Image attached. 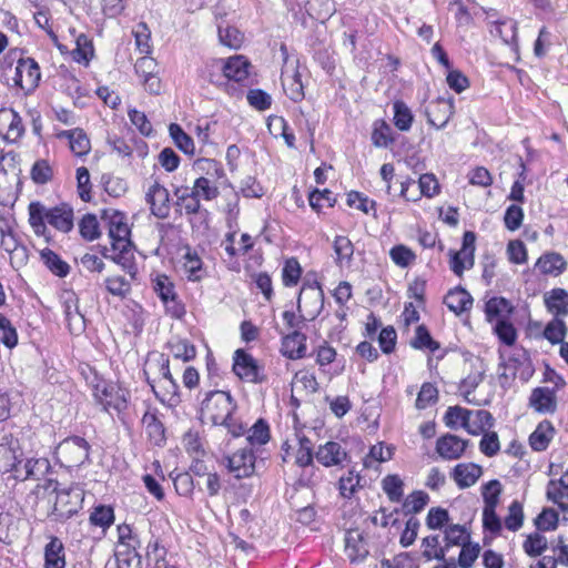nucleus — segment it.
<instances>
[{"instance_id": "nucleus-50", "label": "nucleus", "mask_w": 568, "mask_h": 568, "mask_svg": "<svg viewBox=\"0 0 568 568\" xmlns=\"http://www.w3.org/2000/svg\"><path fill=\"white\" fill-rule=\"evenodd\" d=\"M470 409L460 407V406H452L445 413L444 422L445 425L452 429H455L460 423V426L465 428L467 420L469 419Z\"/></svg>"}, {"instance_id": "nucleus-23", "label": "nucleus", "mask_w": 568, "mask_h": 568, "mask_svg": "<svg viewBox=\"0 0 568 568\" xmlns=\"http://www.w3.org/2000/svg\"><path fill=\"white\" fill-rule=\"evenodd\" d=\"M45 220L57 230L67 233L73 227V210L67 204L55 206L45 213Z\"/></svg>"}, {"instance_id": "nucleus-61", "label": "nucleus", "mask_w": 568, "mask_h": 568, "mask_svg": "<svg viewBox=\"0 0 568 568\" xmlns=\"http://www.w3.org/2000/svg\"><path fill=\"white\" fill-rule=\"evenodd\" d=\"M248 104L257 111H265L272 105V97L261 89H251L246 94Z\"/></svg>"}, {"instance_id": "nucleus-4", "label": "nucleus", "mask_w": 568, "mask_h": 568, "mask_svg": "<svg viewBox=\"0 0 568 568\" xmlns=\"http://www.w3.org/2000/svg\"><path fill=\"white\" fill-rule=\"evenodd\" d=\"M324 307V293L321 285L304 284L297 300V310L304 320H315Z\"/></svg>"}, {"instance_id": "nucleus-55", "label": "nucleus", "mask_w": 568, "mask_h": 568, "mask_svg": "<svg viewBox=\"0 0 568 568\" xmlns=\"http://www.w3.org/2000/svg\"><path fill=\"white\" fill-rule=\"evenodd\" d=\"M152 282L153 290L162 302L172 301V296H174L176 293L174 290V284L169 278V276L164 274H159Z\"/></svg>"}, {"instance_id": "nucleus-3", "label": "nucleus", "mask_w": 568, "mask_h": 568, "mask_svg": "<svg viewBox=\"0 0 568 568\" xmlns=\"http://www.w3.org/2000/svg\"><path fill=\"white\" fill-rule=\"evenodd\" d=\"M55 455L62 466L78 468L89 460L90 445L80 436L68 437L58 445Z\"/></svg>"}, {"instance_id": "nucleus-37", "label": "nucleus", "mask_w": 568, "mask_h": 568, "mask_svg": "<svg viewBox=\"0 0 568 568\" xmlns=\"http://www.w3.org/2000/svg\"><path fill=\"white\" fill-rule=\"evenodd\" d=\"M444 540L446 552H448L453 546L463 547V545L468 544L469 535L464 526L450 525L445 530Z\"/></svg>"}, {"instance_id": "nucleus-7", "label": "nucleus", "mask_w": 568, "mask_h": 568, "mask_svg": "<svg viewBox=\"0 0 568 568\" xmlns=\"http://www.w3.org/2000/svg\"><path fill=\"white\" fill-rule=\"evenodd\" d=\"M475 242V233L466 231L463 236L462 248L450 254V268L457 276H462L466 268L473 267Z\"/></svg>"}, {"instance_id": "nucleus-9", "label": "nucleus", "mask_w": 568, "mask_h": 568, "mask_svg": "<svg viewBox=\"0 0 568 568\" xmlns=\"http://www.w3.org/2000/svg\"><path fill=\"white\" fill-rule=\"evenodd\" d=\"M427 122L436 129L444 128L454 114L453 99L438 98L425 109Z\"/></svg>"}, {"instance_id": "nucleus-39", "label": "nucleus", "mask_w": 568, "mask_h": 568, "mask_svg": "<svg viewBox=\"0 0 568 568\" xmlns=\"http://www.w3.org/2000/svg\"><path fill=\"white\" fill-rule=\"evenodd\" d=\"M146 434L156 446H162L165 440L164 426L153 414H145L143 417Z\"/></svg>"}, {"instance_id": "nucleus-46", "label": "nucleus", "mask_w": 568, "mask_h": 568, "mask_svg": "<svg viewBox=\"0 0 568 568\" xmlns=\"http://www.w3.org/2000/svg\"><path fill=\"white\" fill-rule=\"evenodd\" d=\"M511 312V304L504 297H493L486 303L485 313L489 322L495 317L508 315Z\"/></svg>"}, {"instance_id": "nucleus-26", "label": "nucleus", "mask_w": 568, "mask_h": 568, "mask_svg": "<svg viewBox=\"0 0 568 568\" xmlns=\"http://www.w3.org/2000/svg\"><path fill=\"white\" fill-rule=\"evenodd\" d=\"M169 364V358L165 355L160 354L155 363L150 362L149 369L158 373V383H170V388L165 387L166 395H175L178 393L179 385L171 374Z\"/></svg>"}, {"instance_id": "nucleus-63", "label": "nucleus", "mask_w": 568, "mask_h": 568, "mask_svg": "<svg viewBox=\"0 0 568 568\" xmlns=\"http://www.w3.org/2000/svg\"><path fill=\"white\" fill-rule=\"evenodd\" d=\"M79 229L87 241H93L100 236L99 221L93 214H85L80 221Z\"/></svg>"}, {"instance_id": "nucleus-13", "label": "nucleus", "mask_w": 568, "mask_h": 568, "mask_svg": "<svg viewBox=\"0 0 568 568\" xmlns=\"http://www.w3.org/2000/svg\"><path fill=\"white\" fill-rule=\"evenodd\" d=\"M100 404L105 410L114 409L121 413L126 409L128 400L130 398V392L119 386L104 387L101 394L97 395Z\"/></svg>"}, {"instance_id": "nucleus-33", "label": "nucleus", "mask_w": 568, "mask_h": 568, "mask_svg": "<svg viewBox=\"0 0 568 568\" xmlns=\"http://www.w3.org/2000/svg\"><path fill=\"white\" fill-rule=\"evenodd\" d=\"M335 263L338 266L348 265L354 254V245L347 236L337 235L333 242Z\"/></svg>"}, {"instance_id": "nucleus-43", "label": "nucleus", "mask_w": 568, "mask_h": 568, "mask_svg": "<svg viewBox=\"0 0 568 568\" xmlns=\"http://www.w3.org/2000/svg\"><path fill=\"white\" fill-rule=\"evenodd\" d=\"M217 30L220 42L223 45L231 49H239L242 45L244 36L239 29L230 26L223 27L222 24H219Z\"/></svg>"}, {"instance_id": "nucleus-57", "label": "nucleus", "mask_w": 568, "mask_h": 568, "mask_svg": "<svg viewBox=\"0 0 568 568\" xmlns=\"http://www.w3.org/2000/svg\"><path fill=\"white\" fill-rule=\"evenodd\" d=\"M428 501L429 496L426 493L416 490L406 497L403 508L406 514H417L424 509Z\"/></svg>"}, {"instance_id": "nucleus-60", "label": "nucleus", "mask_w": 568, "mask_h": 568, "mask_svg": "<svg viewBox=\"0 0 568 568\" xmlns=\"http://www.w3.org/2000/svg\"><path fill=\"white\" fill-rule=\"evenodd\" d=\"M133 36L135 39V44L140 53L149 54L151 53V31L146 23L140 22L136 28L133 30Z\"/></svg>"}, {"instance_id": "nucleus-5", "label": "nucleus", "mask_w": 568, "mask_h": 568, "mask_svg": "<svg viewBox=\"0 0 568 568\" xmlns=\"http://www.w3.org/2000/svg\"><path fill=\"white\" fill-rule=\"evenodd\" d=\"M224 465L236 479L251 477L255 471V455L251 448H241L224 457Z\"/></svg>"}, {"instance_id": "nucleus-52", "label": "nucleus", "mask_w": 568, "mask_h": 568, "mask_svg": "<svg viewBox=\"0 0 568 568\" xmlns=\"http://www.w3.org/2000/svg\"><path fill=\"white\" fill-rule=\"evenodd\" d=\"M438 399V389L432 383H424L417 395L415 407L419 410L435 404Z\"/></svg>"}, {"instance_id": "nucleus-29", "label": "nucleus", "mask_w": 568, "mask_h": 568, "mask_svg": "<svg viewBox=\"0 0 568 568\" xmlns=\"http://www.w3.org/2000/svg\"><path fill=\"white\" fill-rule=\"evenodd\" d=\"M554 433V426L549 420H542L539 423L536 429L529 436V445L532 450L544 452L548 447Z\"/></svg>"}, {"instance_id": "nucleus-19", "label": "nucleus", "mask_w": 568, "mask_h": 568, "mask_svg": "<svg viewBox=\"0 0 568 568\" xmlns=\"http://www.w3.org/2000/svg\"><path fill=\"white\" fill-rule=\"evenodd\" d=\"M315 457L323 466L331 467L341 465L347 458V453L341 444L327 442L318 447Z\"/></svg>"}, {"instance_id": "nucleus-14", "label": "nucleus", "mask_w": 568, "mask_h": 568, "mask_svg": "<svg viewBox=\"0 0 568 568\" xmlns=\"http://www.w3.org/2000/svg\"><path fill=\"white\" fill-rule=\"evenodd\" d=\"M469 440L462 439L456 435L446 434L437 439L436 452L447 460L458 459L465 453Z\"/></svg>"}, {"instance_id": "nucleus-54", "label": "nucleus", "mask_w": 568, "mask_h": 568, "mask_svg": "<svg viewBox=\"0 0 568 568\" xmlns=\"http://www.w3.org/2000/svg\"><path fill=\"white\" fill-rule=\"evenodd\" d=\"M503 487L499 480L493 479L483 486L484 508L497 507Z\"/></svg>"}, {"instance_id": "nucleus-42", "label": "nucleus", "mask_w": 568, "mask_h": 568, "mask_svg": "<svg viewBox=\"0 0 568 568\" xmlns=\"http://www.w3.org/2000/svg\"><path fill=\"white\" fill-rule=\"evenodd\" d=\"M393 109L395 126L400 131H408L414 120L410 109L403 101H395Z\"/></svg>"}, {"instance_id": "nucleus-32", "label": "nucleus", "mask_w": 568, "mask_h": 568, "mask_svg": "<svg viewBox=\"0 0 568 568\" xmlns=\"http://www.w3.org/2000/svg\"><path fill=\"white\" fill-rule=\"evenodd\" d=\"M566 261L558 253H547L540 256L536 263V267L542 274L559 275L566 268Z\"/></svg>"}, {"instance_id": "nucleus-41", "label": "nucleus", "mask_w": 568, "mask_h": 568, "mask_svg": "<svg viewBox=\"0 0 568 568\" xmlns=\"http://www.w3.org/2000/svg\"><path fill=\"white\" fill-rule=\"evenodd\" d=\"M422 546L424 548L423 557L426 558L427 560H432V559L444 560V557L447 554L445 546H440L438 535H432V536L425 537L423 539Z\"/></svg>"}, {"instance_id": "nucleus-47", "label": "nucleus", "mask_w": 568, "mask_h": 568, "mask_svg": "<svg viewBox=\"0 0 568 568\" xmlns=\"http://www.w3.org/2000/svg\"><path fill=\"white\" fill-rule=\"evenodd\" d=\"M69 143L71 151L77 156L87 155L91 150L90 140L82 129H73Z\"/></svg>"}, {"instance_id": "nucleus-11", "label": "nucleus", "mask_w": 568, "mask_h": 568, "mask_svg": "<svg viewBox=\"0 0 568 568\" xmlns=\"http://www.w3.org/2000/svg\"><path fill=\"white\" fill-rule=\"evenodd\" d=\"M22 119L13 109H0V136L10 143L17 142L23 134Z\"/></svg>"}, {"instance_id": "nucleus-48", "label": "nucleus", "mask_w": 568, "mask_h": 568, "mask_svg": "<svg viewBox=\"0 0 568 568\" xmlns=\"http://www.w3.org/2000/svg\"><path fill=\"white\" fill-rule=\"evenodd\" d=\"M567 333L566 324L562 320L555 317L545 327L544 336L551 344H562Z\"/></svg>"}, {"instance_id": "nucleus-24", "label": "nucleus", "mask_w": 568, "mask_h": 568, "mask_svg": "<svg viewBox=\"0 0 568 568\" xmlns=\"http://www.w3.org/2000/svg\"><path fill=\"white\" fill-rule=\"evenodd\" d=\"M65 549L58 537H51L44 546V568H65Z\"/></svg>"}, {"instance_id": "nucleus-6", "label": "nucleus", "mask_w": 568, "mask_h": 568, "mask_svg": "<svg viewBox=\"0 0 568 568\" xmlns=\"http://www.w3.org/2000/svg\"><path fill=\"white\" fill-rule=\"evenodd\" d=\"M41 79L40 68L38 63L31 59H20L16 67L14 83L26 93L36 90Z\"/></svg>"}, {"instance_id": "nucleus-1", "label": "nucleus", "mask_w": 568, "mask_h": 568, "mask_svg": "<svg viewBox=\"0 0 568 568\" xmlns=\"http://www.w3.org/2000/svg\"><path fill=\"white\" fill-rule=\"evenodd\" d=\"M237 405L229 392L210 390L204 394L200 415L202 422L224 426L234 437L244 434L245 427L233 418Z\"/></svg>"}, {"instance_id": "nucleus-36", "label": "nucleus", "mask_w": 568, "mask_h": 568, "mask_svg": "<svg viewBox=\"0 0 568 568\" xmlns=\"http://www.w3.org/2000/svg\"><path fill=\"white\" fill-rule=\"evenodd\" d=\"M169 132L174 141V144L185 154L194 155L195 145L193 139L186 134L183 129L176 124L171 123L169 126Z\"/></svg>"}, {"instance_id": "nucleus-58", "label": "nucleus", "mask_w": 568, "mask_h": 568, "mask_svg": "<svg viewBox=\"0 0 568 568\" xmlns=\"http://www.w3.org/2000/svg\"><path fill=\"white\" fill-rule=\"evenodd\" d=\"M247 440L251 445H264L270 440L268 424L260 418L248 430Z\"/></svg>"}, {"instance_id": "nucleus-25", "label": "nucleus", "mask_w": 568, "mask_h": 568, "mask_svg": "<svg viewBox=\"0 0 568 568\" xmlns=\"http://www.w3.org/2000/svg\"><path fill=\"white\" fill-rule=\"evenodd\" d=\"M494 424L495 418L488 410H470L469 419L465 425V429L468 434L477 436L486 433V430L491 428Z\"/></svg>"}, {"instance_id": "nucleus-34", "label": "nucleus", "mask_w": 568, "mask_h": 568, "mask_svg": "<svg viewBox=\"0 0 568 568\" xmlns=\"http://www.w3.org/2000/svg\"><path fill=\"white\" fill-rule=\"evenodd\" d=\"M168 346L170 348L171 354L183 362H189L196 356L195 346L185 338H172Z\"/></svg>"}, {"instance_id": "nucleus-49", "label": "nucleus", "mask_w": 568, "mask_h": 568, "mask_svg": "<svg viewBox=\"0 0 568 568\" xmlns=\"http://www.w3.org/2000/svg\"><path fill=\"white\" fill-rule=\"evenodd\" d=\"M184 271L190 281H201L204 276L202 261L196 253L187 252L184 256Z\"/></svg>"}, {"instance_id": "nucleus-21", "label": "nucleus", "mask_w": 568, "mask_h": 568, "mask_svg": "<svg viewBox=\"0 0 568 568\" xmlns=\"http://www.w3.org/2000/svg\"><path fill=\"white\" fill-rule=\"evenodd\" d=\"M224 78L235 82H242L248 77V60L243 55H234L227 60H221Z\"/></svg>"}, {"instance_id": "nucleus-22", "label": "nucleus", "mask_w": 568, "mask_h": 568, "mask_svg": "<svg viewBox=\"0 0 568 568\" xmlns=\"http://www.w3.org/2000/svg\"><path fill=\"white\" fill-rule=\"evenodd\" d=\"M282 353L290 359L303 358L306 355V336L300 331H294L282 341Z\"/></svg>"}, {"instance_id": "nucleus-16", "label": "nucleus", "mask_w": 568, "mask_h": 568, "mask_svg": "<svg viewBox=\"0 0 568 568\" xmlns=\"http://www.w3.org/2000/svg\"><path fill=\"white\" fill-rule=\"evenodd\" d=\"M64 317L71 333H80L84 329V317L79 312L78 297L74 292H65L62 295Z\"/></svg>"}, {"instance_id": "nucleus-28", "label": "nucleus", "mask_w": 568, "mask_h": 568, "mask_svg": "<svg viewBox=\"0 0 568 568\" xmlns=\"http://www.w3.org/2000/svg\"><path fill=\"white\" fill-rule=\"evenodd\" d=\"M549 313L560 316L568 315V292L564 288H554L544 296Z\"/></svg>"}, {"instance_id": "nucleus-20", "label": "nucleus", "mask_w": 568, "mask_h": 568, "mask_svg": "<svg viewBox=\"0 0 568 568\" xmlns=\"http://www.w3.org/2000/svg\"><path fill=\"white\" fill-rule=\"evenodd\" d=\"M481 474L483 469L479 465L463 463L454 467L452 477L460 489H465L475 485Z\"/></svg>"}, {"instance_id": "nucleus-12", "label": "nucleus", "mask_w": 568, "mask_h": 568, "mask_svg": "<svg viewBox=\"0 0 568 568\" xmlns=\"http://www.w3.org/2000/svg\"><path fill=\"white\" fill-rule=\"evenodd\" d=\"M345 554L352 564L363 562L367 558L369 548L361 530L352 529L346 532Z\"/></svg>"}, {"instance_id": "nucleus-40", "label": "nucleus", "mask_w": 568, "mask_h": 568, "mask_svg": "<svg viewBox=\"0 0 568 568\" xmlns=\"http://www.w3.org/2000/svg\"><path fill=\"white\" fill-rule=\"evenodd\" d=\"M49 467L44 458H29L23 464V474L16 475L17 480H27L29 478L38 479Z\"/></svg>"}, {"instance_id": "nucleus-35", "label": "nucleus", "mask_w": 568, "mask_h": 568, "mask_svg": "<svg viewBox=\"0 0 568 568\" xmlns=\"http://www.w3.org/2000/svg\"><path fill=\"white\" fill-rule=\"evenodd\" d=\"M44 265L57 276L65 277L70 272V266L62 261L58 254L50 248H44L40 253Z\"/></svg>"}, {"instance_id": "nucleus-45", "label": "nucleus", "mask_w": 568, "mask_h": 568, "mask_svg": "<svg viewBox=\"0 0 568 568\" xmlns=\"http://www.w3.org/2000/svg\"><path fill=\"white\" fill-rule=\"evenodd\" d=\"M18 333L11 321L0 313V342L7 348L12 349L18 345Z\"/></svg>"}, {"instance_id": "nucleus-27", "label": "nucleus", "mask_w": 568, "mask_h": 568, "mask_svg": "<svg viewBox=\"0 0 568 568\" xmlns=\"http://www.w3.org/2000/svg\"><path fill=\"white\" fill-rule=\"evenodd\" d=\"M444 303L450 311L459 315L471 307L473 297L465 288L456 287L446 294Z\"/></svg>"}, {"instance_id": "nucleus-31", "label": "nucleus", "mask_w": 568, "mask_h": 568, "mask_svg": "<svg viewBox=\"0 0 568 568\" xmlns=\"http://www.w3.org/2000/svg\"><path fill=\"white\" fill-rule=\"evenodd\" d=\"M113 255L110 258L119 264L132 280H135L138 266L134 258L133 245L123 248H112Z\"/></svg>"}, {"instance_id": "nucleus-38", "label": "nucleus", "mask_w": 568, "mask_h": 568, "mask_svg": "<svg viewBox=\"0 0 568 568\" xmlns=\"http://www.w3.org/2000/svg\"><path fill=\"white\" fill-rule=\"evenodd\" d=\"M382 487L388 499L399 503L404 496V481L398 475H387L382 480Z\"/></svg>"}, {"instance_id": "nucleus-10", "label": "nucleus", "mask_w": 568, "mask_h": 568, "mask_svg": "<svg viewBox=\"0 0 568 568\" xmlns=\"http://www.w3.org/2000/svg\"><path fill=\"white\" fill-rule=\"evenodd\" d=\"M145 200L150 204L151 213L154 216L158 219H166L169 216L170 194L169 191L158 181H154V183L150 185Z\"/></svg>"}, {"instance_id": "nucleus-18", "label": "nucleus", "mask_w": 568, "mask_h": 568, "mask_svg": "<svg viewBox=\"0 0 568 568\" xmlns=\"http://www.w3.org/2000/svg\"><path fill=\"white\" fill-rule=\"evenodd\" d=\"M21 456L19 442L12 435H4L0 442V471L8 473Z\"/></svg>"}, {"instance_id": "nucleus-56", "label": "nucleus", "mask_w": 568, "mask_h": 568, "mask_svg": "<svg viewBox=\"0 0 568 568\" xmlns=\"http://www.w3.org/2000/svg\"><path fill=\"white\" fill-rule=\"evenodd\" d=\"M410 345L416 349L427 348L430 352H435L439 348V344L432 338L425 325H419L416 328V334Z\"/></svg>"}, {"instance_id": "nucleus-64", "label": "nucleus", "mask_w": 568, "mask_h": 568, "mask_svg": "<svg viewBox=\"0 0 568 568\" xmlns=\"http://www.w3.org/2000/svg\"><path fill=\"white\" fill-rule=\"evenodd\" d=\"M173 484L176 493L186 498H191L194 493V481L191 473H179L173 478Z\"/></svg>"}, {"instance_id": "nucleus-44", "label": "nucleus", "mask_w": 568, "mask_h": 568, "mask_svg": "<svg viewBox=\"0 0 568 568\" xmlns=\"http://www.w3.org/2000/svg\"><path fill=\"white\" fill-rule=\"evenodd\" d=\"M104 286L109 294L120 298L126 297L131 292L130 282L120 275L108 276L104 280Z\"/></svg>"}, {"instance_id": "nucleus-15", "label": "nucleus", "mask_w": 568, "mask_h": 568, "mask_svg": "<svg viewBox=\"0 0 568 568\" xmlns=\"http://www.w3.org/2000/svg\"><path fill=\"white\" fill-rule=\"evenodd\" d=\"M415 181L412 179H407L400 183V196H403L406 201H416L420 195L433 197L438 193L439 184L434 174H423L418 180L419 194L414 196L408 194V190L410 185H414Z\"/></svg>"}, {"instance_id": "nucleus-51", "label": "nucleus", "mask_w": 568, "mask_h": 568, "mask_svg": "<svg viewBox=\"0 0 568 568\" xmlns=\"http://www.w3.org/2000/svg\"><path fill=\"white\" fill-rule=\"evenodd\" d=\"M547 498L564 511H568V489L550 480L547 486Z\"/></svg>"}, {"instance_id": "nucleus-30", "label": "nucleus", "mask_w": 568, "mask_h": 568, "mask_svg": "<svg viewBox=\"0 0 568 568\" xmlns=\"http://www.w3.org/2000/svg\"><path fill=\"white\" fill-rule=\"evenodd\" d=\"M530 405L540 413H552L556 409V400L552 390L548 387L535 388L529 398Z\"/></svg>"}, {"instance_id": "nucleus-53", "label": "nucleus", "mask_w": 568, "mask_h": 568, "mask_svg": "<svg viewBox=\"0 0 568 568\" xmlns=\"http://www.w3.org/2000/svg\"><path fill=\"white\" fill-rule=\"evenodd\" d=\"M524 524V509L521 503L514 500L508 507V515L505 517V526L510 531H517Z\"/></svg>"}, {"instance_id": "nucleus-17", "label": "nucleus", "mask_w": 568, "mask_h": 568, "mask_svg": "<svg viewBox=\"0 0 568 568\" xmlns=\"http://www.w3.org/2000/svg\"><path fill=\"white\" fill-rule=\"evenodd\" d=\"M131 231L125 222L122 213L115 212L110 219L109 235L112 240V248H123L124 246H132L130 240Z\"/></svg>"}, {"instance_id": "nucleus-62", "label": "nucleus", "mask_w": 568, "mask_h": 568, "mask_svg": "<svg viewBox=\"0 0 568 568\" xmlns=\"http://www.w3.org/2000/svg\"><path fill=\"white\" fill-rule=\"evenodd\" d=\"M298 445L295 463L303 468L311 466L314 457L312 442L306 436H302L298 439Z\"/></svg>"}, {"instance_id": "nucleus-59", "label": "nucleus", "mask_w": 568, "mask_h": 568, "mask_svg": "<svg viewBox=\"0 0 568 568\" xmlns=\"http://www.w3.org/2000/svg\"><path fill=\"white\" fill-rule=\"evenodd\" d=\"M195 195L206 201L214 200L219 195V189L207 178L201 176L195 180L192 190Z\"/></svg>"}, {"instance_id": "nucleus-2", "label": "nucleus", "mask_w": 568, "mask_h": 568, "mask_svg": "<svg viewBox=\"0 0 568 568\" xmlns=\"http://www.w3.org/2000/svg\"><path fill=\"white\" fill-rule=\"evenodd\" d=\"M55 500L48 518L51 521L64 523L82 508L83 490L78 486L54 488Z\"/></svg>"}, {"instance_id": "nucleus-8", "label": "nucleus", "mask_w": 568, "mask_h": 568, "mask_svg": "<svg viewBox=\"0 0 568 568\" xmlns=\"http://www.w3.org/2000/svg\"><path fill=\"white\" fill-rule=\"evenodd\" d=\"M233 372L237 377L250 383H261L260 368L252 355L243 349H236L234 353Z\"/></svg>"}]
</instances>
